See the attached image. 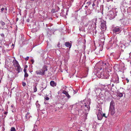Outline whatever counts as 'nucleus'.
<instances>
[{
	"label": "nucleus",
	"instance_id": "obj_1",
	"mask_svg": "<svg viewBox=\"0 0 131 131\" xmlns=\"http://www.w3.org/2000/svg\"><path fill=\"white\" fill-rule=\"evenodd\" d=\"M88 102L85 103V104L82 105L81 108H82V110H83V109L85 111H89V109H90V107L89 106V105L90 103H89L88 104Z\"/></svg>",
	"mask_w": 131,
	"mask_h": 131
},
{
	"label": "nucleus",
	"instance_id": "obj_2",
	"mask_svg": "<svg viewBox=\"0 0 131 131\" xmlns=\"http://www.w3.org/2000/svg\"><path fill=\"white\" fill-rule=\"evenodd\" d=\"M121 31L122 28L119 26L115 27L113 30V32L116 34L121 32Z\"/></svg>",
	"mask_w": 131,
	"mask_h": 131
},
{
	"label": "nucleus",
	"instance_id": "obj_3",
	"mask_svg": "<svg viewBox=\"0 0 131 131\" xmlns=\"http://www.w3.org/2000/svg\"><path fill=\"white\" fill-rule=\"evenodd\" d=\"M99 64H100V70L102 69L105 70L106 68V66L105 63L101 61L99 62Z\"/></svg>",
	"mask_w": 131,
	"mask_h": 131
},
{
	"label": "nucleus",
	"instance_id": "obj_4",
	"mask_svg": "<svg viewBox=\"0 0 131 131\" xmlns=\"http://www.w3.org/2000/svg\"><path fill=\"white\" fill-rule=\"evenodd\" d=\"M106 21H103L102 22L100 25L101 29L102 31L105 30L106 28Z\"/></svg>",
	"mask_w": 131,
	"mask_h": 131
},
{
	"label": "nucleus",
	"instance_id": "obj_5",
	"mask_svg": "<svg viewBox=\"0 0 131 131\" xmlns=\"http://www.w3.org/2000/svg\"><path fill=\"white\" fill-rule=\"evenodd\" d=\"M108 15L110 19H112L115 17V14L113 11H110L108 14Z\"/></svg>",
	"mask_w": 131,
	"mask_h": 131
},
{
	"label": "nucleus",
	"instance_id": "obj_6",
	"mask_svg": "<svg viewBox=\"0 0 131 131\" xmlns=\"http://www.w3.org/2000/svg\"><path fill=\"white\" fill-rule=\"evenodd\" d=\"M36 104L37 108V110L38 111V113H39L40 114L41 112V110H40L39 108L40 107V105L38 103V101H36Z\"/></svg>",
	"mask_w": 131,
	"mask_h": 131
},
{
	"label": "nucleus",
	"instance_id": "obj_7",
	"mask_svg": "<svg viewBox=\"0 0 131 131\" xmlns=\"http://www.w3.org/2000/svg\"><path fill=\"white\" fill-rule=\"evenodd\" d=\"M109 111L112 115H113L115 113V107L112 106L110 107Z\"/></svg>",
	"mask_w": 131,
	"mask_h": 131
},
{
	"label": "nucleus",
	"instance_id": "obj_8",
	"mask_svg": "<svg viewBox=\"0 0 131 131\" xmlns=\"http://www.w3.org/2000/svg\"><path fill=\"white\" fill-rule=\"evenodd\" d=\"M13 62L14 66L15 67L19 65L18 62L16 60H14Z\"/></svg>",
	"mask_w": 131,
	"mask_h": 131
},
{
	"label": "nucleus",
	"instance_id": "obj_9",
	"mask_svg": "<svg viewBox=\"0 0 131 131\" xmlns=\"http://www.w3.org/2000/svg\"><path fill=\"white\" fill-rule=\"evenodd\" d=\"M50 84L51 86L54 87L56 86L57 85V83L52 80L50 82Z\"/></svg>",
	"mask_w": 131,
	"mask_h": 131
},
{
	"label": "nucleus",
	"instance_id": "obj_10",
	"mask_svg": "<svg viewBox=\"0 0 131 131\" xmlns=\"http://www.w3.org/2000/svg\"><path fill=\"white\" fill-rule=\"evenodd\" d=\"M62 93L63 94L66 95V96L67 97L68 99H69L70 98V96L68 94V92H67L66 91L63 90L62 91Z\"/></svg>",
	"mask_w": 131,
	"mask_h": 131
},
{
	"label": "nucleus",
	"instance_id": "obj_11",
	"mask_svg": "<svg viewBox=\"0 0 131 131\" xmlns=\"http://www.w3.org/2000/svg\"><path fill=\"white\" fill-rule=\"evenodd\" d=\"M47 69L46 66H44L43 67L42 72H41V75L44 74L46 71H47Z\"/></svg>",
	"mask_w": 131,
	"mask_h": 131
},
{
	"label": "nucleus",
	"instance_id": "obj_12",
	"mask_svg": "<svg viewBox=\"0 0 131 131\" xmlns=\"http://www.w3.org/2000/svg\"><path fill=\"white\" fill-rule=\"evenodd\" d=\"M65 45L67 47L70 48L71 46V44L69 42H66L65 43Z\"/></svg>",
	"mask_w": 131,
	"mask_h": 131
},
{
	"label": "nucleus",
	"instance_id": "obj_13",
	"mask_svg": "<svg viewBox=\"0 0 131 131\" xmlns=\"http://www.w3.org/2000/svg\"><path fill=\"white\" fill-rule=\"evenodd\" d=\"M17 68L16 70L18 71V73H19L22 71V69L20 66V65L16 67Z\"/></svg>",
	"mask_w": 131,
	"mask_h": 131
},
{
	"label": "nucleus",
	"instance_id": "obj_14",
	"mask_svg": "<svg viewBox=\"0 0 131 131\" xmlns=\"http://www.w3.org/2000/svg\"><path fill=\"white\" fill-rule=\"evenodd\" d=\"M74 114L75 115H78L79 114V111L77 108L75 109L73 112Z\"/></svg>",
	"mask_w": 131,
	"mask_h": 131
},
{
	"label": "nucleus",
	"instance_id": "obj_15",
	"mask_svg": "<svg viewBox=\"0 0 131 131\" xmlns=\"http://www.w3.org/2000/svg\"><path fill=\"white\" fill-rule=\"evenodd\" d=\"M36 72L38 76L41 75V70L40 69H37L36 71Z\"/></svg>",
	"mask_w": 131,
	"mask_h": 131
},
{
	"label": "nucleus",
	"instance_id": "obj_16",
	"mask_svg": "<svg viewBox=\"0 0 131 131\" xmlns=\"http://www.w3.org/2000/svg\"><path fill=\"white\" fill-rule=\"evenodd\" d=\"M98 119L99 120H101L102 118V116L101 114H98L97 115Z\"/></svg>",
	"mask_w": 131,
	"mask_h": 131
},
{
	"label": "nucleus",
	"instance_id": "obj_17",
	"mask_svg": "<svg viewBox=\"0 0 131 131\" xmlns=\"http://www.w3.org/2000/svg\"><path fill=\"white\" fill-rule=\"evenodd\" d=\"M114 102L113 101H112L110 102V107H111L112 106H113V107H114Z\"/></svg>",
	"mask_w": 131,
	"mask_h": 131
},
{
	"label": "nucleus",
	"instance_id": "obj_18",
	"mask_svg": "<svg viewBox=\"0 0 131 131\" xmlns=\"http://www.w3.org/2000/svg\"><path fill=\"white\" fill-rule=\"evenodd\" d=\"M117 95L118 96L121 97H122L123 96V94L121 93H120L119 92H117Z\"/></svg>",
	"mask_w": 131,
	"mask_h": 131
},
{
	"label": "nucleus",
	"instance_id": "obj_19",
	"mask_svg": "<svg viewBox=\"0 0 131 131\" xmlns=\"http://www.w3.org/2000/svg\"><path fill=\"white\" fill-rule=\"evenodd\" d=\"M29 113H28L26 115L25 117H26V119H27L28 118H29Z\"/></svg>",
	"mask_w": 131,
	"mask_h": 131
},
{
	"label": "nucleus",
	"instance_id": "obj_20",
	"mask_svg": "<svg viewBox=\"0 0 131 131\" xmlns=\"http://www.w3.org/2000/svg\"><path fill=\"white\" fill-rule=\"evenodd\" d=\"M56 12H57V11L55 9H52L51 11V13H54Z\"/></svg>",
	"mask_w": 131,
	"mask_h": 131
},
{
	"label": "nucleus",
	"instance_id": "obj_21",
	"mask_svg": "<svg viewBox=\"0 0 131 131\" xmlns=\"http://www.w3.org/2000/svg\"><path fill=\"white\" fill-rule=\"evenodd\" d=\"M5 11V8L4 7H2L1 9V12L3 13L4 12V11Z\"/></svg>",
	"mask_w": 131,
	"mask_h": 131
},
{
	"label": "nucleus",
	"instance_id": "obj_22",
	"mask_svg": "<svg viewBox=\"0 0 131 131\" xmlns=\"http://www.w3.org/2000/svg\"><path fill=\"white\" fill-rule=\"evenodd\" d=\"M34 89V92H36L37 91V88L36 87L34 86L33 88Z\"/></svg>",
	"mask_w": 131,
	"mask_h": 131
},
{
	"label": "nucleus",
	"instance_id": "obj_23",
	"mask_svg": "<svg viewBox=\"0 0 131 131\" xmlns=\"http://www.w3.org/2000/svg\"><path fill=\"white\" fill-rule=\"evenodd\" d=\"M10 131H16V130L14 127H12Z\"/></svg>",
	"mask_w": 131,
	"mask_h": 131
},
{
	"label": "nucleus",
	"instance_id": "obj_24",
	"mask_svg": "<svg viewBox=\"0 0 131 131\" xmlns=\"http://www.w3.org/2000/svg\"><path fill=\"white\" fill-rule=\"evenodd\" d=\"M0 23L3 26L4 25H5V23L3 21H1L0 22Z\"/></svg>",
	"mask_w": 131,
	"mask_h": 131
},
{
	"label": "nucleus",
	"instance_id": "obj_25",
	"mask_svg": "<svg viewBox=\"0 0 131 131\" xmlns=\"http://www.w3.org/2000/svg\"><path fill=\"white\" fill-rule=\"evenodd\" d=\"M28 76V74L26 72L25 73L24 75V77H27Z\"/></svg>",
	"mask_w": 131,
	"mask_h": 131
},
{
	"label": "nucleus",
	"instance_id": "obj_26",
	"mask_svg": "<svg viewBox=\"0 0 131 131\" xmlns=\"http://www.w3.org/2000/svg\"><path fill=\"white\" fill-rule=\"evenodd\" d=\"M1 36L3 38L4 37V34L3 33H2L0 34Z\"/></svg>",
	"mask_w": 131,
	"mask_h": 131
},
{
	"label": "nucleus",
	"instance_id": "obj_27",
	"mask_svg": "<svg viewBox=\"0 0 131 131\" xmlns=\"http://www.w3.org/2000/svg\"><path fill=\"white\" fill-rule=\"evenodd\" d=\"M7 7H6L5 8V11H4L5 13H6L7 10Z\"/></svg>",
	"mask_w": 131,
	"mask_h": 131
},
{
	"label": "nucleus",
	"instance_id": "obj_28",
	"mask_svg": "<svg viewBox=\"0 0 131 131\" xmlns=\"http://www.w3.org/2000/svg\"><path fill=\"white\" fill-rule=\"evenodd\" d=\"M22 85L23 86H25L26 85V84L25 82H23L22 83Z\"/></svg>",
	"mask_w": 131,
	"mask_h": 131
},
{
	"label": "nucleus",
	"instance_id": "obj_29",
	"mask_svg": "<svg viewBox=\"0 0 131 131\" xmlns=\"http://www.w3.org/2000/svg\"><path fill=\"white\" fill-rule=\"evenodd\" d=\"M45 100H48L49 99V98L48 97H46L45 98Z\"/></svg>",
	"mask_w": 131,
	"mask_h": 131
},
{
	"label": "nucleus",
	"instance_id": "obj_30",
	"mask_svg": "<svg viewBox=\"0 0 131 131\" xmlns=\"http://www.w3.org/2000/svg\"><path fill=\"white\" fill-rule=\"evenodd\" d=\"M102 117H105V118H106L107 117L105 116V113H103V115H102Z\"/></svg>",
	"mask_w": 131,
	"mask_h": 131
},
{
	"label": "nucleus",
	"instance_id": "obj_31",
	"mask_svg": "<svg viewBox=\"0 0 131 131\" xmlns=\"http://www.w3.org/2000/svg\"><path fill=\"white\" fill-rule=\"evenodd\" d=\"M29 58V57H27L26 58H25V60L26 61L28 60Z\"/></svg>",
	"mask_w": 131,
	"mask_h": 131
},
{
	"label": "nucleus",
	"instance_id": "obj_32",
	"mask_svg": "<svg viewBox=\"0 0 131 131\" xmlns=\"http://www.w3.org/2000/svg\"><path fill=\"white\" fill-rule=\"evenodd\" d=\"M24 72H25V73H26V69L25 68L24 69Z\"/></svg>",
	"mask_w": 131,
	"mask_h": 131
},
{
	"label": "nucleus",
	"instance_id": "obj_33",
	"mask_svg": "<svg viewBox=\"0 0 131 131\" xmlns=\"http://www.w3.org/2000/svg\"><path fill=\"white\" fill-rule=\"evenodd\" d=\"M31 62H32V64H33L34 62V61L33 59H31Z\"/></svg>",
	"mask_w": 131,
	"mask_h": 131
},
{
	"label": "nucleus",
	"instance_id": "obj_34",
	"mask_svg": "<svg viewBox=\"0 0 131 131\" xmlns=\"http://www.w3.org/2000/svg\"><path fill=\"white\" fill-rule=\"evenodd\" d=\"M91 2H89V3L88 2H87V3H86L87 4H88V6H89L90 5V4H91Z\"/></svg>",
	"mask_w": 131,
	"mask_h": 131
},
{
	"label": "nucleus",
	"instance_id": "obj_35",
	"mask_svg": "<svg viewBox=\"0 0 131 131\" xmlns=\"http://www.w3.org/2000/svg\"><path fill=\"white\" fill-rule=\"evenodd\" d=\"M95 4L94 3V2L93 1V4L92 5V6L93 7L94 6H95Z\"/></svg>",
	"mask_w": 131,
	"mask_h": 131
},
{
	"label": "nucleus",
	"instance_id": "obj_36",
	"mask_svg": "<svg viewBox=\"0 0 131 131\" xmlns=\"http://www.w3.org/2000/svg\"><path fill=\"white\" fill-rule=\"evenodd\" d=\"M94 89V91H95L97 90V88L96 87H95V88Z\"/></svg>",
	"mask_w": 131,
	"mask_h": 131
},
{
	"label": "nucleus",
	"instance_id": "obj_37",
	"mask_svg": "<svg viewBox=\"0 0 131 131\" xmlns=\"http://www.w3.org/2000/svg\"><path fill=\"white\" fill-rule=\"evenodd\" d=\"M7 113V112H4V114H6Z\"/></svg>",
	"mask_w": 131,
	"mask_h": 131
},
{
	"label": "nucleus",
	"instance_id": "obj_38",
	"mask_svg": "<svg viewBox=\"0 0 131 131\" xmlns=\"http://www.w3.org/2000/svg\"><path fill=\"white\" fill-rule=\"evenodd\" d=\"M126 80L127 81V83H128V82H129V80H128L127 79H126Z\"/></svg>",
	"mask_w": 131,
	"mask_h": 131
},
{
	"label": "nucleus",
	"instance_id": "obj_39",
	"mask_svg": "<svg viewBox=\"0 0 131 131\" xmlns=\"http://www.w3.org/2000/svg\"><path fill=\"white\" fill-rule=\"evenodd\" d=\"M14 107V105H11V107Z\"/></svg>",
	"mask_w": 131,
	"mask_h": 131
},
{
	"label": "nucleus",
	"instance_id": "obj_40",
	"mask_svg": "<svg viewBox=\"0 0 131 131\" xmlns=\"http://www.w3.org/2000/svg\"><path fill=\"white\" fill-rule=\"evenodd\" d=\"M85 7L86 8H88V6H86Z\"/></svg>",
	"mask_w": 131,
	"mask_h": 131
},
{
	"label": "nucleus",
	"instance_id": "obj_41",
	"mask_svg": "<svg viewBox=\"0 0 131 131\" xmlns=\"http://www.w3.org/2000/svg\"><path fill=\"white\" fill-rule=\"evenodd\" d=\"M60 43L59 42L58 43V46L59 45H60Z\"/></svg>",
	"mask_w": 131,
	"mask_h": 131
},
{
	"label": "nucleus",
	"instance_id": "obj_42",
	"mask_svg": "<svg viewBox=\"0 0 131 131\" xmlns=\"http://www.w3.org/2000/svg\"><path fill=\"white\" fill-rule=\"evenodd\" d=\"M78 131H82V130H78Z\"/></svg>",
	"mask_w": 131,
	"mask_h": 131
},
{
	"label": "nucleus",
	"instance_id": "obj_43",
	"mask_svg": "<svg viewBox=\"0 0 131 131\" xmlns=\"http://www.w3.org/2000/svg\"><path fill=\"white\" fill-rule=\"evenodd\" d=\"M30 0L31 1H35V0Z\"/></svg>",
	"mask_w": 131,
	"mask_h": 131
},
{
	"label": "nucleus",
	"instance_id": "obj_44",
	"mask_svg": "<svg viewBox=\"0 0 131 131\" xmlns=\"http://www.w3.org/2000/svg\"><path fill=\"white\" fill-rule=\"evenodd\" d=\"M27 67V66H25V68H26V67Z\"/></svg>",
	"mask_w": 131,
	"mask_h": 131
},
{
	"label": "nucleus",
	"instance_id": "obj_45",
	"mask_svg": "<svg viewBox=\"0 0 131 131\" xmlns=\"http://www.w3.org/2000/svg\"><path fill=\"white\" fill-rule=\"evenodd\" d=\"M45 0L44 2H45L46 1H47V0Z\"/></svg>",
	"mask_w": 131,
	"mask_h": 131
},
{
	"label": "nucleus",
	"instance_id": "obj_46",
	"mask_svg": "<svg viewBox=\"0 0 131 131\" xmlns=\"http://www.w3.org/2000/svg\"><path fill=\"white\" fill-rule=\"evenodd\" d=\"M58 9H59V7H58Z\"/></svg>",
	"mask_w": 131,
	"mask_h": 131
}]
</instances>
